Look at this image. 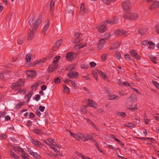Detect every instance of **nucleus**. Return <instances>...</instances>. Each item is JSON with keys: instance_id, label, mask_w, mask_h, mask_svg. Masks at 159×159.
Masks as SVG:
<instances>
[{"instance_id": "22", "label": "nucleus", "mask_w": 159, "mask_h": 159, "mask_svg": "<svg viewBox=\"0 0 159 159\" xmlns=\"http://www.w3.org/2000/svg\"><path fill=\"white\" fill-rule=\"evenodd\" d=\"M14 150L15 151L21 152L23 154H25V151L19 147H16L14 148Z\"/></svg>"}, {"instance_id": "29", "label": "nucleus", "mask_w": 159, "mask_h": 159, "mask_svg": "<svg viewBox=\"0 0 159 159\" xmlns=\"http://www.w3.org/2000/svg\"><path fill=\"white\" fill-rule=\"evenodd\" d=\"M62 39H60L58 41H57L54 44V45L56 46L57 48H59V46L61 44L62 42Z\"/></svg>"}, {"instance_id": "55", "label": "nucleus", "mask_w": 159, "mask_h": 159, "mask_svg": "<svg viewBox=\"0 0 159 159\" xmlns=\"http://www.w3.org/2000/svg\"><path fill=\"white\" fill-rule=\"evenodd\" d=\"M34 132L36 134H40L42 133V132L41 130L38 129H34Z\"/></svg>"}, {"instance_id": "21", "label": "nucleus", "mask_w": 159, "mask_h": 159, "mask_svg": "<svg viewBox=\"0 0 159 159\" xmlns=\"http://www.w3.org/2000/svg\"><path fill=\"white\" fill-rule=\"evenodd\" d=\"M120 45V44L119 43H113L112 45L109 48V49L110 50H115L116 49L119 47Z\"/></svg>"}, {"instance_id": "25", "label": "nucleus", "mask_w": 159, "mask_h": 159, "mask_svg": "<svg viewBox=\"0 0 159 159\" xmlns=\"http://www.w3.org/2000/svg\"><path fill=\"white\" fill-rule=\"evenodd\" d=\"M63 90L64 93H69L70 91L69 88L66 85H64L63 87Z\"/></svg>"}, {"instance_id": "1", "label": "nucleus", "mask_w": 159, "mask_h": 159, "mask_svg": "<svg viewBox=\"0 0 159 159\" xmlns=\"http://www.w3.org/2000/svg\"><path fill=\"white\" fill-rule=\"evenodd\" d=\"M30 18L29 23L31 27L29 30L27 36L28 40H31L33 38L34 36V33L36 31L37 27L41 21L40 18H39L36 20H35L34 16H30Z\"/></svg>"}, {"instance_id": "2", "label": "nucleus", "mask_w": 159, "mask_h": 159, "mask_svg": "<svg viewBox=\"0 0 159 159\" xmlns=\"http://www.w3.org/2000/svg\"><path fill=\"white\" fill-rule=\"evenodd\" d=\"M123 17L127 20H135L138 19L139 16L136 13L130 12H128L127 13L123 16Z\"/></svg>"}, {"instance_id": "14", "label": "nucleus", "mask_w": 159, "mask_h": 159, "mask_svg": "<svg viewBox=\"0 0 159 159\" xmlns=\"http://www.w3.org/2000/svg\"><path fill=\"white\" fill-rule=\"evenodd\" d=\"M97 71L99 74L100 75L102 78L104 80L109 82V80L107 76H106L103 72H102L101 70H98Z\"/></svg>"}, {"instance_id": "53", "label": "nucleus", "mask_w": 159, "mask_h": 159, "mask_svg": "<svg viewBox=\"0 0 159 159\" xmlns=\"http://www.w3.org/2000/svg\"><path fill=\"white\" fill-rule=\"evenodd\" d=\"M47 59L46 58H44L41 59L39 60L37 62L36 64H37L38 63H43L45 62V61Z\"/></svg>"}, {"instance_id": "41", "label": "nucleus", "mask_w": 159, "mask_h": 159, "mask_svg": "<svg viewBox=\"0 0 159 159\" xmlns=\"http://www.w3.org/2000/svg\"><path fill=\"white\" fill-rule=\"evenodd\" d=\"M39 84L38 83H36L35 84H34L31 87V89L33 90L34 89L35 90L38 87Z\"/></svg>"}, {"instance_id": "3", "label": "nucleus", "mask_w": 159, "mask_h": 159, "mask_svg": "<svg viewBox=\"0 0 159 159\" xmlns=\"http://www.w3.org/2000/svg\"><path fill=\"white\" fill-rule=\"evenodd\" d=\"M24 83V80L20 79L16 83L12 84L11 88L13 90H16L20 88V86L23 85Z\"/></svg>"}, {"instance_id": "40", "label": "nucleus", "mask_w": 159, "mask_h": 159, "mask_svg": "<svg viewBox=\"0 0 159 159\" xmlns=\"http://www.w3.org/2000/svg\"><path fill=\"white\" fill-rule=\"evenodd\" d=\"M23 103L22 102H20L16 105L15 108L16 109H17L21 107L23 105Z\"/></svg>"}, {"instance_id": "58", "label": "nucleus", "mask_w": 159, "mask_h": 159, "mask_svg": "<svg viewBox=\"0 0 159 159\" xmlns=\"http://www.w3.org/2000/svg\"><path fill=\"white\" fill-rule=\"evenodd\" d=\"M58 48H57V47L56 46H55V45H54L52 48V52H53L57 50L58 49Z\"/></svg>"}, {"instance_id": "7", "label": "nucleus", "mask_w": 159, "mask_h": 159, "mask_svg": "<svg viewBox=\"0 0 159 159\" xmlns=\"http://www.w3.org/2000/svg\"><path fill=\"white\" fill-rule=\"evenodd\" d=\"M137 96L134 94H132L131 96L128 98L126 101V103L128 104L129 102H135L137 101Z\"/></svg>"}, {"instance_id": "6", "label": "nucleus", "mask_w": 159, "mask_h": 159, "mask_svg": "<svg viewBox=\"0 0 159 159\" xmlns=\"http://www.w3.org/2000/svg\"><path fill=\"white\" fill-rule=\"evenodd\" d=\"M127 33V32L125 30H115L114 34L115 35L125 36H126Z\"/></svg>"}, {"instance_id": "26", "label": "nucleus", "mask_w": 159, "mask_h": 159, "mask_svg": "<svg viewBox=\"0 0 159 159\" xmlns=\"http://www.w3.org/2000/svg\"><path fill=\"white\" fill-rule=\"evenodd\" d=\"M31 53H29L27 54L25 57V59L26 61L27 62H30L31 58Z\"/></svg>"}, {"instance_id": "54", "label": "nucleus", "mask_w": 159, "mask_h": 159, "mask_svg": "<svg viewBox=\"0 0 159 159\" xmlns=\"http://www.w3.org/2000/svg\"><path fill=\"white\" fill-rule=\"evenodd\" d=\"M93 139V137L91 136L88 135L87 136V137H86V139H85V142L89 140L92 139Z\"/></svg>"}, {"instance_id": "56", "label": "nucleus", "mask_w": 159, "mask_h": 159, "mask_svg": "<svg viewBox=\"0 0 159 159\" xmlns=\"http://www.w3.org/2000/svg\"><path fill=\"white\" fill-rule=\"evenodd\" d=\"M75 153L79 157H81L82 158H84V157L81 153L77 152Z\"/></svg>"}, {"instance_id": "48", "label": "nucleus", "mask_w": 159, "mask_h": 159, "mask_svg": "<svg viewBox=\"0 0 159 159\" xmlns=\"http://www.w3.org/2000/svg\"><path fill=\"white\" fill-rule=\"evenodd\" d=\"M148 44H149V46L148 47V48L151 49L152 48V47L151 46H152L154 45V43L152 41H148Z\"/></svg>"}, {"instance_id": "19", "label": "nucleus", "mask_w": 159, "mask_h": 159, "mask_svg": "<svg viewBox=\"0 0 159 159\" xmlns=\"http://www.w3.org/2000/svg\"><path fill=\"white\" fill-rule=\"evenodd\" d=\"M55 3V1L52 0L50 3V12L51 14V15L52 16L53 15V14L54 12V6Z\"/></svg>"}, {"instance_id": "12", "label": "nucleus", "mask_w": 159, "mask_h": 159, "mask_svg": "<svg viewBox=\"0 0 159 159\" xmlns=\"http://www.w3.org/2000/svg\"><path fill=\"white\" fill-rule=\"evenodd\" d=\"M130 53L131 56L137 60L140 59V56L138 55L136 51L134 50H132L130 51Z\"/></svg>"}, {"instance_id": "5", "label": "nucleus", "mask_w": 159, "mask_h": 159, "mask_svg": "<svg viewBox=\"0 0 159 159\" xmlns=\"http://www.w3.org/2000/svg\"><path fill=\"white\" fill-rule=\"evenodd\" d=\"M122 7L124 11H127L128 12L131 8L130 3L128 1H124L122 3Z\"/></svg>"}, {"instance_id": "43", "label": "nucleus", "mask_w": 159, "mask_h": 159, "mask_svg": "<svg viewBox=\"0 0 159 159\" xmlns=\"http://www.w3.org/2000/svg\"><path fill=\"white\" fill-rule=\"evenodd\" d=\"M150 58L151 61H152L154 64H156L157 63L156 61V58L153 56H151L150 57Z\"/></svg>"}, {"instance_id": "37", "label": "nucleus", "mask_w": 159, "mask_h": 159, "mask_svg": "<svg viewBox=\"0 0 159 159\" xmlns=\"http://www.w3.org/2000/svg\"><path fill=\"white\" fill-rule=\"evenodd\" d=\"M61 57L60 56H57L55 57L53 61V63H57V62L60 59Z\"/></svg>"}, {"instance_id": "17", "label": "nucleus", "mask_w": 159, "mask_h": 159, "mask_svg": "<svg viewBox=\"0 0 159 159\" xmlns=\"http://www.w3.org/2000/svg\"><path fill=\"white\" fill-rule=\"evenodd\" d=\"M35 72L36 71L34 70H28L26 72L28 76L32 78H33L35 76Z\"/></svg>"}, {"instance_id": "32", "label": "nucleus", "mask_w": 159, "mask_h": 159, "mask_svg": "<svg viewBox=\"0 0 159 159\" xmlns=\"http://www.w3.org/2000/svg\"><path fill=\"white\" fill-rule=\"evenodd\" d=\"M71 136H72L74 138L76 139L79 140V138H78V137L77 134V135H76L75 134L72 133L70 131H68Z\"/></svg>"}, {"instance_id": "33", "label": "nucleus", "mask_w": 159, "mask_h": 159, "mask_svg": "<svg viewBox=\"0 0 159 159\" xmlns=\"http://www.w3.org/2000/svg\"><path fill=\"white\" fill-rule=\"evenodd\" d=\"M24 39L23 38H20L17 40V43L19 45L22 44L24 42Z\"/></svg>"}, {"instance_id": "63", "label": "nucleus", "mask_w": 159, "mask_h": 159, "mask_svg": "<svg viewBox=\"0 0 159 159\" xmlns=\"http://www.w3.org/2000/svg\"><path fill=\"white\" fill-rule=\"evenodd\" d=\"M111 137L114 139L116 141H117L118 143H120V141L118 139L116 138L115 136L114 135H112Z\"/></svg>"}, {"instance_id": "23", "label": "nucleus", "mask_w": 159, "mask_h": 159, "mask_svg": "<svg viewBox=\"0 0 159 159\" xmlns=\"http://www.w3.org/2000/svg\"><path fill=\"white\" fill-rule=\"evenodd\" d=\"M33 93L32 91H30L28 93V94H26L25 95V97L26 99H27V102L29 101L30 99L33 94Z\"/></svg>"}, {"instance_id": "4", "label": "nucleus", "mask_w": 159, "mask_h": 159, "mask_svg": "<svg viewBox=\"0 0 159 159\" xmlns=\"http://www.w3.org/2000/svg\"><path fill=\"white\" fill-rule=\"evenodd\" d=\"M146 2L150 3L149 8L151 10H154L158 7V1L155 0H147Z\"/></svg>"}, {"instance_id": "27", "label": "nucleus", "mask_w": 159, "mask_h": 159, "mask_svg": "<svg viewBox=\"0 0 159 159\" xmlns=\"http://www.w3.org/2000/svg\"><path fill=\"white\" fill-rule=\"evenodd\" d=\"M88 107L87 105L82 106L81 108V111L84 113H86L87 111V108Z\"/></svg>"}, {"instance_id": "38", "label": "nucleus", "mask_w": 159, "mask_h": 159, "mask_svg": "<svg viewBox=\"0 0 159 159\" xmlns=\"http://www.w3.org/2000/svg\"><path fill=\"white\" fill-rule=\"evenodd\" d=\"M117 98H118V96L116 95H112L109 96V100H111L115 99Z\"/></svg>"}, {"instance_id": "46", "label": "nucleus", "mask_w": 159, "mask_h": 159, "mask_svg": "<svg viewBox=\"0 0 159 159\" xmlns=\"http://www.w3.org/2000/svg\"><path fill=\"white\" fill-rule=\"evenodd\" d=\"M32 156L37 159H39L40 157V156L39 154L35 152H34Z\"/></svg>"}, {"instance_id": "31", "label": "nucleus", "mask_w": 159, "mask_h": 159, "mask_svg": "<svg viewBox=\"0 0 159 159\" xmlns=\"http://www.w3.org/2000/svg\"><path fill=\"white\" fill-rule=\"evenodd\" d=\"M147 29H141L138 30V32L141 35H144L147 32Z\"/></svg>"}, {"instance_id": "59", "label": "nucleus", "mask_w": 159, "mask_h": 159, "mask_svg": "<svg viewBox=\"0 0 159 159\" xmlns=\"http://www.w3.org/2000/svg\"><path fill=\"white\" fill-rule=\"evenodd\" d=\"M0 137H2L3 139H6V135L4 134H0Z\"/></svg>"}, {"instance_id": "18", "label": "nucleus", "mask_w": 159, "mask_h": 159, "mask_svg": "<svg viewBox=\"0 0 159 159\" xmlns=\"http://www.w3.org/2000/svg\"><path fill=\"white\" fill-rule=\"evenodd\" d=\"M88 103L87 104L88 106H89L90 107H93L94 108L97 107V104L94 101H93L89 99L88 100Z\"/></svg>"}, {"instance_id": "10", "label": "nucleus", "mask_w": 159, "mask_h": 159, "mask_svg": "<svg viewBox=\"0 0 159 159\" xmlns=\"http://www.w3.org/2000/svg\"><path fill=\"white\" fill-rule=\"evenodd\" d=\"M58 66L57 63L52 64L50 65L48 68V71L49 73H51L55 69H57Z\"/></svg>"}, {"instance_id": "57", "label": "nucleus", "mask_w": 159, "mask_h": 159, "mask_svg": "<svg viewBox=\"0 0 159 159\" xmlns=\"http://www.w3.org/2000/svg\"><path fill=\"white\" fill-rule=\"evenodd\" d=\"M74 49L76 50L79 49L80 48V44H75L74 47Z\"/></svg>"}, {"instance_id": "16", "label": "nucleus", "mask_w": 159, "mask_h": 159, "mask_svg": "<svg viewBox=\"0 0 159 159\" xmlns=\"http://www.w3.org/2000/svg\"><path fill=\"white\" fill-rule=\"evenodd\" d=\"M80 36V34L78 33H76L75 34V39L74 41V43H79L81 41L83 40V39H78L79 38Z\"/></svg>"}, {"instance_id": "9", "label": "nucleus", "mask_w": 159, "mask_h": 159, "mask_svg": "<svg viewBox=\"0 0 159 159\" xmlns=\"http://www.w3.org/2000/svg\"><path fill=\"white\" fill-rule=\"evenodd\" d=\"M50 23V20H47L45 22L42 30V32L44 35H45L46 34V32L49 28Z\"/></svg>"}, {"instance_id": "11", "label": "nucleus", "mask_w": 159, "mask_h": 159, "mask_svg": "<svg viewBox=\"0 0 159 159\" xmlns=\"http://www.w3.org/2000/svg\"><path fill=\"white\" fill-rule=\"evenodd\" d=\"M74 52H69L67 53L66 57L68 61H73L74 59Z\"/></svg>"}, {"instance_id": "64", "label": "nucleus", "mask_w": 159, "mask_h": 159, "mask_svg": "<svg viewBox=\"0 0 159 159\" xmlns=\"http://www.w3.org/2000/svg\"><path fill=\"white\" fill-rule=\"evenodd\" d=\"M103 2L107 4H109L111 2V0H102Z\"/></svg>"}, {"instance_id": "15", "label": "nucleus", "mask_w": 159, "mask_h": 159, "mask_svg": "<svg viewBox=\"0 0 159 159\" xmlns=\"http://www.w3.org/2000/svg\"><path fill=\"white\" fill-rule=\"evenodd\" d=\"M78 75V73L76 72H72L67 75L68 77L72 78H76Z\"/></svg>"}, {"instance_id": "62", "label": "nucleus", "mask_w": 159, "mask_h": 159, "mask_svg": "<svg viewBox=\"0 0 159 159\" xmlns=\"http://www.w3.org/2000/svg\"><path fill=\"white\" fill-rule=\"evenodd\" d=\"M125 57L126 60L129 61L130 60V57L129 55L128 54H125Z\"/></svg>"}, {"instance_id": "24", "label": "nucleus", "mask_w": 159, "mask_h": 159, "mask_svg": "<svg viewBox=\"0 0 159 159\" xmlns=\"http://www.w3.org/2000/svg\"><path fill=\"white\" fill-rule=\"evenodd\" d=\"M77 134L79 139H80L82 141L85 142V140L86 139L84 134L80 133H77Z\"/></svg>"}, {"instance_id": "20", "label": "nucleus", "mask_w": 159, "mask_h": 159, "mask_svg": "<svg viewBox=\"0 0 159 159\" xmlns=\"http://www.w3.org/2000/svg\"><path fill=\"white\" fill-rule=\"evenodd\" d=\"M31 141L33 144L37 147H39L40 145H42V143L39 141L36 140L31 139Z\"/></svg>"}, {"instance_id": "28", "label": "nucleus", "mask_w": 159, "mask_h": 159, "mask_svg": "<svg viewBox=\"0 0 159 159\" xmlns=\"http://www.w3.org/2000/svg\"><path fill=\"white\" fill-rule=\"evenodd\" d=\"M85 5L84 3H82L80 6L81 11L80 13L81 14H84V13Z\"/></svg>"}, {"instance_id": "36", "label": "nucleus", "mask_w": 159, "mask_h": 159, "mask_svg": "<svg viewBox=\"0 0 159 159\" xmlns=\"http://www.w3.org/2000/svg\"><path fill=\"white\" fill-rule=\"evenodd\" d=\"M104 35L105 38L103 39H105V40L106 41L110 38L111 36V34L110 33H108L105 34Z\"/></svg>"}, {"instance_id": "34", "label": "nucleus", "mask_w": 159, "mask_h": 159, "mask_svg": "<svg viewBox=\"0 0 159 159\" xmlns=\"http://www.w3.org/2000/svg\"><path fill=\"white\" fill-rule=\"evenodd\" d=\"M115 55L116 56V57L119 60L121 58V55L120 53L118 51H116L115 52Z\"/></svg>"}, {"instance_id": "60", "label": "nucleus", "mask_w": 159, "mask_h": 159, "mask_svg": "<svg viewBox=\"0 0 159 159\" xmlns=\"http://www.w3.org/2000/svg\"><path fill=\"white\" fill-rule=\"evenodd\" d=\"M118 20V19L116 18H113L112 19V21L113 24H115L116 23H117Z\"/></svg>"}, {"instance_id": "50", "label": "nucleus", "mask_w": 159, "mask_h": 159, "mask_svg": "<svg viewBox=\"0 0 159 159\" xmlns=\"http://www.w3.org/2000/svg\"><path fill=\"white\" fill-rule=\"evenodd\" d=\"M68 67L69 70L70 71H71L75 68V66L73 65H70Z\"/></svg>"}, {"instance_id": "52", "label": "nucleus", "mask_w": 159, "mask_h": 159, "mask_svg": "<svg viewBox=\"0 0 159 159\" xmlns=\"http://www.w3.org/2000/svg\"><path fill=\"white\" fill-rule=\"evenodd\" d=\"M89 65L91 67H94L96 66V64L95 62L92 61L89 63Z\"/></svg>"}, {"instance_id": "35", "label": "nucleus", "mask_w": 159, "mask_h": 159, "mask_svg": "<svg viewBox=\"0 0 159 159\" xmlns=\"http://www.w3.org/2000/svg\"><path fill=\"white\" fill-rule=\"evenodd\" d=\"M124 125L125 126L127 127L130 129L133 128L134 127V125L132 123H129L128 124H125Z\"/></svg>"}, {"instance_id": "13", "label": "nucleus", "mask_w": 159, "mask_h": 159, "mask_svg": "<svg viewBox=\"0 0 159 159\" xmlns=\"http://www.w3.org/2000/svg\"><path fill=\"white\" fill-rule=\"evenodd\" d=\"M106 43L105 39H101L100 40L98 43L97 48L99 50H101L103 48V45Z\"/></svg>"}, {"instance_id": "42", "label": "nucleus", "mask_w": 159, "mask_h": 159, "mask_svg": "<svg viewBox=\"0 0 159 159\" xmlns=\"http://www.w3.org/2000/svg\"><path fill=\"white\" fill-rule=\"evenodd\" d=\"M92 73L93 76L94 77L95 79L97 80L98 78L97 73L94 70H93L92 72Z\"/></svg>"}, {"instance_id": "44", "label": "nucleus", "mask_w": 159, "mask_h": 159, "mask_svg": "<svg viewBox=\"0 0 159 159\" xmlns=\"http://www.w3.org/2000/svg\"><path fill=\"white\" fill-rule=\"evenodd\" d=\"M102 60L103 61H105L107 59V55L105 54H102L101 56Z\"/></svg>"}, {"instance_id": "47", "label": "nucleus", "mask_w": 159, "mask_h": 159, "mask_svg": "<svg viewBox=\"0 0 159 159\" xmlns=\"http://www.w3.org/2000/svg\"><path fill=\"white\" fill-rule=\"evenodd\" d=\"M155 28L156 33L159 34V24H157L155 25Z\"/></svg>"}, {"instance_id": "30", "label": "nucleus", "mask_w": 159, "mask_h": 159, "mask_svg": "<svg viewBox=\"0 0 159 159\" xmlns=\"http://www.w3.org/2000/svg\"><path fill=\"white\" fill-rule=\"evenodd\" d=\"M127 109L131 110V111H133V110H136L137 109V105L136 104L133 108H132V106H127Z\"/></svg>"}, {"instance_id": "39", "label": "nucleus", "mask_w": 159, "mask_h": 159, "mask_svg": "<svg viewBox=\"0 0 159 159\" xmlns=\"http://www.w3.org/2000/svg\"><path fill=\"white\" fill-rule=\"evenodd\" d=\"M89 67V65L88 64H84L83 65H81L80 66V68L82 69L86 70L88 69Z\"/></svg>"}, {"instance_id": "61", "label": "nucleus", "mask_w": 159, "mask_h": 159, "mask_svg": "<svg viewBox=\"0 0 159 159\" xmlns=\"http://www.w3.org/2000/svg\"><path fill=\"white\" fill-rule=\"evenodd\" d=\"M45 109V107L44 106H40L39 107V110L42 112Z\"/></svg>"}, {"instance_id": "49", "label": "nucleus", "mask_w": 159, "mask_h": 159, "mask_svg": "<svg viewBox=\"0 0 159 159\" xmlns=\"http://www.w3.org/2000/svg\"><path fill=\"white\" fill-rule=\"evenodd\" d=\"M60 79L58 77H57L54 79V82L55 84H57L60 82Z\"/></svg>"}, {"instance_id": "51", "label": "nucleus", "mask_w": 159, "mask_h": 159, "mask_svg": "<svg viewBox=\"0 0 159 159\" xmlns=\"http://www.w3.org/2000/svg\"><path fill=\"white\" fill-rule=\"evenodd\" d=\"M148 41L147 40H145L141 42V44L142 45L147 46L148 44Z\"/></svg>"}, {"instance_id": "8", "label": "nucleus", "mask_w": 159, "mask_h": 159, "mask_svg": "<svg viewBox=\"0 0 159 159\" xmlns=\"http://www.w3.org/2000/svg\"><path fill=\"white\" fill-rule=\"evenodd\" d=\"M96 28L97 29L98 31L100 33H104L107 30L106 27L103 25H97Z\"/></svg>"}, {"instance_id": "45", "label": "nucleus", "mask_w": 159, "mask_h": 159, "mask_svg": "<svg viewBox=\"0 0 159 159\" xmlns=\"http://www.w3.org/2000/svg\"><path fill=\"white\" fill-rule=\"evenodd\" d=\"M153 84L155 86V87L159 89V84L158 83L157 81L152 80V81Z\"/></svg>"}]
</instances>
